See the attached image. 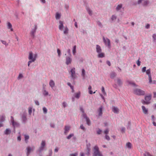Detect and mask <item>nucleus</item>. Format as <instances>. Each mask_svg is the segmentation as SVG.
I'll return each mask as SVG.
<instances>
[{"mask_svg": "<svg viewBox=\"0 0 156 156\" xmlns=\"http://www.w3.org/2000/svg\"><path fill=\"white\" fill-rule=\"evenodd\" d=\"M37 56V54H35L34 56L32 52H29L28 59L30 60V61H29L28 62V66H30L31 63L34 62L35 61Z\"/></svg>", "mask_w": 156, "mask_h": 156, "instance_id": "f257e3e1", "label": "nucleus"}, {"mask_svg": "<svg viewBox=\"0 0 156 156\" xmlns=\"http://www.w3.org/2000/svg\"><path fill=\"white\" fill-rule=\"evenodd\" d=\"M140 62L139 61V60H138L137 62V66H140Z\"/></svg>", "mask_w": 156, "mask_h": 156, "instance_id": "052dcab7", "label": "nucleus"}, {"mask_svg": "<svg viewBox=\"0 0 156 156\" xmlns=\"http://www.w3.org/2000/svg\"><path fill=\"white\" fill-rule=\"evenodd\" d=\"M70 72L71 73V76L73 78H74L75 76V68L72 69Z\"/></svg>", "mask_w": 156, "mask_h": 156, "instance_id": "6e6552de", "label": "nucleus"}, {"mask_svg": "<svg viewBox=\"0 0 156 156\" xmlns=\"http://www.w3.org/2000/svg\"><path fill=\"white\" fill-rule=\"evenodd\" d=\"M11 121L12 125H14V120L13 117L12 116L11 117Z\"/></svg>", "mask_w": 156, "mask_h": 156, "instance_id": "a18cd8bd", "label": "nucleus"}, {"mask_svg": "<svg viewBox=\"0 0 156 156\" xmlns=\"http://www.w3.org/2000/svg\"><path fill=\"white\" fill-rule=\"evenodd\" d=\"M67 84L69 86H70V88L72 90V92H74V89H73V87L71 85V83H69V82Z\"/></svg>", "mask_w": 156, "mask_h": 156, "instance_id": "393cba45", "label": "nucleus"}, {"mask_svg": "<svg viewBox=\"0 0 156 156\" xmlns=\"http://www.w3.org/2000/svg\"><path fill=\"white\" fill-rule=\"evenodd\" d=\"M71 62V59L69 57L66 58V63L67 65L70 64Z\"/></svg>", "mask_w": 156, "mask_h": 156, "instance_id": "f3484780", "label": "nucleus"}, {"mask_svg": "<svg viewBox=\"0 0 156 156\" xmlns=\"http://www.w3.org/2000/svg\"><path fill=\"white\" fill-rule=\"evenodd\" d=\"M92 87L91 86H89L88 89L89 90V92L90 94H93V92L91 90Z\"/></svg>", "mask_w": 156, "mask_h": 156, "instance_id": "bb28decb", "label": "nucleus"}, {"mask_svg": "<svg viewBox=\"0 0 156 156\" xmlns=\"http://www.w3.org/2000/svg\"><path fill=\"white\" fill-rule=\"evenodd\" d=\"M45 145V142L44 141H42L41 143V146L40 148V151L42 150Z\"/></svg>", "mask_w": 156, "mask_h": 156, "instance_id": "2eb2a0df", "label": "nucleus"}, {"mask_svg": "<svg viewBox=\"0 0 156 156\" xmlns=\"http://www.w3.org/2000/svg\"><path fill=\"white\" fill-rule=\"evenodd\" d=\"M145 99L146 101H143V102H142L144 104H149V102L148 101L151 99V96L149 95L146 96L145 98Z\"/></svg>", "mask_w": 156, "mask_h": 156, "instance_id": "39448f33", "label": "nucleus"}, {"mask_svg": "<svg viewBox=\"0 0 156 156\" xmlns=\"http://www.w3.org/2000/svg\"><path fill=\"white\" fill-rule=\"evenodd\" d=\"M10 132H11L10 130L8 129H6V130L5 132V134H9L10 133Z\"/></svg>", "mask_w": 156, "mask_h": 156, "instance_id": "b1692460", "label": "nucleus"}, {"mask_svg": "<svg viewBox=\"0 0 156 156\" xmlns=\"http://www.w3.org/2000/svg\"><path fill=\"white\" fill-rule=\"evenodd\" d=\"M8 27L9 29H10L11 31H13V29L12 28V24L9 22L8 23Z\"/></svg>", "mask_w": 156, "mask_h": 156, "instance_id": "aec40b11", "label": "nucleus"}, {"mask_svg": "<svg viewBox=\"0 0 156 156\" xmlns=\"http://www.w3.org/2000/svg\"><path fill=\"white\" fill-rule=\"evenodd\" d=\"M94 156H103L99 151V148L97 146H95L94 148Z\"/></svg>", "mask_w": 156, "mask_h": 156, "instance_id": "7ed1b4c3", "label": "nucleus"}, {"mask_svg": "<svg viewBox=\"0 0 156 156\" xmlns=\"http://www.w3.org/2000/svg\"><path fill=\"white\" fill-rule=\"evenodd\" d=\"M149 3L148 0H146L144 1L143 4L144 5L146 6L148 5Z\"/></svg>", "mask_w": 156, "mask_h": 156, "instance_id": "72a5a7b5", "label": "nucleus"}, {"mask_svg": "<svg viewBox=\"0 0 156 156\" xmlns=\"http://www.w3.org/2000/svg\"><path fill=\"white\" fill-rule=\"evenodd\" d=\"M68 29L67 27H65L64 30V33L65 34H67L68 32Z\"/></svg>", "mask_w": 156, "mask_h": 156, "instance_id": "c85d7f7f", "label": "nucleus"}, {"mask_svg": "<svg viewBox=\"0 0 156 156\" xmlns=\"http://www.w3.org/2000/svg\"><path fill=\"white\" fill-rule=\"evenodd\" d=\"M76 45H75L74 46L73 50V53L74 55H75V53H76Z\"/></svg>", "mask_w": 156, "mask_h": 156, "instance_id": "7c9ffc66", "label": "nucleus"}, {"mask_svg": "<svg viewBox=\"0 0 156 156\" xmlns=\"http://www.w3.org/2000/svg\"><path fill=\"white\" fill-rule=\"evenodd\" d=\"M103 40L105 45H107L109 48L111 46L110 41L109 39L106 38H105L104 37L103 38Z\"/></svg>", "mask_w": 156, "mask_h": 156, "instance_id": "20e7f679", "label": "nucleus"}, {"mask_svg": "<svg viewBox=\"0 0 156 156\" xmlns=\"http://www.w3.org/2000/svg\"><path fill=\"white\" fill-rule=\"evenodd\" d=\"M115 81H116V82L119 86H120L122 84V82L119 78H117L116 80H115Z\"/></svg>", "mask_w": 156, "mask_h": 156, "instance_id": "dca6fc26", "label": "nucleus"}, {"mask_svg": "<svg viewBox=\"0 0 156 156\" xmlns=\"http://www.w3.org/2000/svg\"><path fill=\"white\" fill-rule=\"evenodd\" d=\"M80 128L83 130H84L85 129V128L83 125H80Z\"/></svg>", "mask_w": 156, "mask_h": 156, "instance_id": "bf43d9fd", "label": "nucleus"}, {"mask_svg": "<svg viewBox=\"0 0 156 156\" xmlns=\"http://www.w3.org/2000/svg\"><path fill=\"white\" fill-rule=\"evenodd\" d=\"M25 140L26 143H27V140L29 139V136L25 135Z\"/></svg>", "mask_w": 156, "mask_h": 156, "instance_id": "473e14b6", "label": "nucleus"}, {"mask_svg": "<svg viewBox=\"0 0 156 156\" xmlns=\"http://www.w3.org/2000/svg\"><path fill=\"white\" fill-rule=\"evenodd\" d=\"M17 140L19 141H20L21 140V137L20 136H19L17 137Z\"/></svg>", "mask_w": 156, "mask_h": 156, "instance_id": "338daca9", "label": "nucleus"}, {"mask_svg": "<svg viewBox=\"0 0 156 156\" xmlns=\"http://www.w3.org/2000/svg\"><path fill=\"white\" fill-rule=\"evenodd\" d=\"M112 110V111L115 113H118L119 112V109L116 107L113 106Z\"/></svg>", "mask_w": 156, "mask_h": 156, "instance_id": "9b49d317", "label": "nucleus"}, {"mask_svg": "<svg viewBox=\"0 0 156 156\" xmlns=\"http://www.w3.org/2000/svg\"><path fill=\"white\" fill-rule=\"evenodd\" d=\"M133 93L134 94L138 95H144L145 94L144 91L139 89H135L133 90Z\"/></svg>", "mask_w": 156, "mask_h": 156, "instance_id": "f03ea898", "label": "nucleus"}, {"mask_svg": "<svg viewBox=\"0 0 156 156\" xmlns=\"http://www.w3.org/2000/svg\"><path fill=\"white\" fill-rule=\"evenodd\" d=\"M99 114L98 115L99 116H101V115L102 114V107H101L99 108Z\"/></svg>", "mask_w": 156, "mask_h": 156, "instance_id": "412c9836", "label": "nucleus"}, {"mask_svg": "<svg viewBox=\"0 0 156 156\" xmlns=\"http://www.w3.org/2000/svg\"><path fill=\"white\" fill-rule=\"evenodd\" d=\"M80 92H79L75 94V97L77 98H79L80 97Z\"/></svg>", "mask_w": 156, "mask_h": 156, "instance_id": "cd10ccee", "label": "nucleus"}, {"mask_svg": "<svg viewBox=\"0 0 156 156\" xmlns=\"http://www.w3.org/2000/svg\"><path fill=\"white\" fill-rule=\"evenodd\" d=\"M106 63H107V64H108L109 66H111V64L110 62L109 61H107L106 62Z\"/></svg>", "mask_w": 156, "mask_h": 156, "instance_id": "4d7b16f0", "label": "nucleus"}, {"mask_svg": "<svg viewBox=\"0 0 156 156\" xmlns=\"http://www.w3.org/2000/svg\"><path fill=\"white\" fill-rule=\"evenodd\" d=\"M43 110L44 112V113H46L47 112V110L45 107H43Z\"/></svg>", "mask_w": 156, "mask_h": 156, "instance_id": "37998d69", "label": "nucleus"}, {"mask_svg": "<svg viewBox=\"0 0 156 156\" xmlns=\"http://www.w3.org/2000/svg\"><path fill=\"white\" fill-rule=\"evenodd\" d=\"M82 76H83V78H85V70L84 69H82Z\"/></svg>", "mask_w": 156, "mask_h": 156, "instance_id": "c756f323", "label": "nucleus"}, {"mask_svg": "<svg viewBox=\"0 0 156 156\" xmlns=\"http://www.w3.org/2000/svg\"><path fill=\"white\" fill-rule=\"evenodd\" d=\"M105 138L108 140H109L110 139L109 137L107 135H106Z\"/></svg>", "mask_w": 156, "mask_h": 156, "instance_id": "6e6d98bb", "label": "nucleus"}, {"mask_svg": "<svg viewBox=\"0 0 156 156\" xmlns=\"http://www.w3.org/2000/svg\"><path fill=\"white\" fill-rule=\"evenodd\" d=\"M153 37L154 40H156V34H154L153 36Z\"/></svg>", "mask_w": 156, "mask_h": 156, "instance_id": "680f3d73", "label": "nucleus"}, {"mask_svg": "<svg viewBox=\"0 0 156 156\" xmlns=\"http://www.w3.org/2000/svg\"><path fill=\"white\" fill-rule=\"evenodd\" d=\"M1 41L2 43L3 44L5 45L6 46H7L8 45V44L6 43V41H4L1 40Z\"/></svg>", "mask_w": 156, "mask_h": 156, "instance_id": "79ce46f5", "label": "nucleus"}, {"mask_svg": "<svg viewBox=\"0 0 156 156\" xmlns=\"http://www.w3.org/2000/svg\"><path fill=\"white\" fill-rule=\"evenodd\" d=\"M34 147H33L32 148H31L29 147H27V155L28 156L29 155L30 152L31 151H33L34 150Z\"/></svg>", "mask_w": 156, "mask_h": 156, "instance_id": "0eeeda50", "label": "nucleus"}, {"mask_svg": "<svg viewBox=\"0 0 156 156\" xmlns=\"http://www.w3.org/2000/svg\"><path fill=\"white\" fill-rule=\"evenodd\" d=\"M48 92L46 90H44L43 92V94L45 95H48Z\"/></svg>", "mask_w": 156, "mask_h": 156, "instance_id": "8fccbe9b", "label": "nucleus"}, {"mask_svg": "<svg viewBox=\"0 0 156 156\" xmlns=\"http://www.w3.org/2000/svg\"><path fill=\"white\" fill-rule=\"evenodd\" d=\"M148 78H149V82L150 83H151L152 82V78L151 75H149L148 76Z\"/></svg>", "mask_w": 156, "mask_h": 156, "instance_id": "58836bf2", "label": "nucleus"}, {"mask_svg": "<svg viewBox=\"0 0 156 156\" xmlns=\"http://www.w3.org/2000/svg\"><path fill=\"white\" fill-rule=\"evenodd\" d=\"M35 104L36 105H39V102H38V101H35Z\"/></svg>", "mask_w": 156, "mask_h": 156, "instance_id": "e2e57ef3", "label": "nucleus"}, {"mask_svg": "<svg viewBox=\"0 0 156 156\" xmlns=\"http://www.w3.org/2000/svg\"><path fill=\"white\" fill-rule=\"evenodd\" d=\"M98 57L99 58H102L105 57V54L104 53L101 52L98 53Z\"/></svg>", "mask_w": 156, "mask_h": 156, "instance_id": "a211bd4d", "label": "nucleus"}, {"mask_svg": "<svg viewBox=\"0 0 156 156\" xmlns=\"http://www.w3.org/2000/svg\"><path fill=\"white\" fill-rule=\"evenodd\" d=\"M150 25L149 24H147V25L146 26V28L147 29H148L150 27Z\"/></svg>", "mask_w": 156, "mask_h": 156, "instance_id": "774afa93", "label": "nucleus"}, {"mask_svg": "<svg viewBox=\"0 0 156 156\" xmlns=\"http://www.w3.org/2000/svg\"><path fill=\"white\" fill-rule=\"evenodd\" d=\"M101 91L104 96H106L107 94L105 92V88L103 87H101Z\"/></svg>", "mask_w": 156, "mask_h": 156, "instance_id": "5701e85b", "label": "nucleus"}, {"mask_svg": "<svg viewBox=\"0 0 156 156\" xmlns=\"http://www.w3.org/2000/svg\"><path fill=\"white\" fill-rule=\"evenodd\" d=\"M96 51L98 53H100L101 52L102 50L101 47L99 45H96Z\"/></svg>", "mask_w": 156, "mask_h": 156, "instance_id": "ddd939ff", "label": "nucleus"}, {"mask_svg": "<svg viewBox=\"0 0 156 156\" xmlns=\"http://www.w3.org/2000/svg\"><path fill=\"white\" fill-rule=\"evenodd\" d=\"M87 10L90 15H92V11L89 9H87Z\"/></svg>", "mask_w": 156, "mask_h": 156, "instance_id": "ea45409f", "label": "nucleus"}, {"mask_svg": "<svg viewBox=\"0 0 156 156\" xmlns=\"http://www.w3.org/2000/svg\"><path fill=\"white\" fill-rule=\"evenodd\" d=\"M62 105L64 108L66 106V103L65 102H63L62 103Z\"/></svg>", "mask_w": 156, "mask_h": 156, "instance_id": "13d9d810", "label": "nucleus"}, {"mask_svg": "<svg viewBox=\"0 0 156 156\" xmlns=\"http://www.w3.org/2000/svg\"><path fill=\"white\" fill-rule=\"evenodd\" d=\"M49 84L50 86L52 88H53L55 86V82L54 81H53L52 80H50V81L49 82Z\"/></svg>", "mask_w": 156, "mask_h": 156, "instance_id": "4468645a", "label": "nucleus"}, {"mask_svg": "<svg viewBox=\"0 0 156 156\" xmlns=\"http://www.w3.org/2000/svg\"><path fill=\"white\" fill-rule=\"evenodd\" d=\"M142 109L143 112L145 114L147 113V109L144 106H142Z\"/></svg>", "mask_w": 156, "mask_h": 156, "instance_id": "6ab92c4d", "label": "nucleus"}, {"mask_svg": "<svg viewBox=\"0 0 156 156\" xmlns=\"http://www.w3.org/2000/svg\"><path fill=\"white\" fill-rule=\"evenodd\" d=\"M108 132H109V130L108 129H106L104 131V133L106 134V135H107L108 133Z\"/></svg>", "mask_w": 156, "mask_h": 156, "instance_id": "09e8293b", "label": "nucleus"}, {"mask_svg": "<svg viewBox=\"0 0 156 156\" xmlns=\"http://www.w3.org/2000/svg\"><path fill=\"white\" fill-rule=\"evenodd\" d=\"M5 116H2L0 118L1 122H3L5 120Z\"/></svg>", "mask_w": 156, "mask_h": 156, "instance_id": "a19ab883", "label": "nucleus"}, {"mask_svg": "<svg viewBox=\"0 0 156 156\" xmlns=\"http://www.w3.org/2000/svg\"><path fill=\"white\" fill-rule=\"evenodd\" d=\"M57 52L58 56H60L61 54V51L59 49H57Z\"/></svg>", "mask_w": 156, "mask_h": 156, "instance_id": "49530a36", "label": "nucleus"}, {"mask_svg": "<svg viewBox=\"0 0 156 156\" xmlns=\"http://www.w3.org/2000/svg\"><path fill=\"white\" fill-rule=\"evenodd\" d=\"M83 117L86 119L87 123L88 125H90L91 124L90 120L89 118H88L85 114H83L82 115Z\"/></svg>", "mask_w": 156, "mask_h": 156, "instance_id": "423d86ee", "label": "nucleus"}, {"mask_svg": "<svg viewBox=\"0 0 156 156\" xmlns=\"http://www.w3.org/2000/svg\"><path fill=\"white\" fill-rule=\"evenodd\" d=\"M111 19L112 21H114L116 19V17L115 16L113 15L111 18Z\"/></svg>", "mask_w": 156, "mask_h": 156, "instance_id": "4c0bfd02", "label": "nucleus"}, {"mask_svg": "<svg viewBox=\"0 0 156 156\" xmlns=\"http://www.w3.org/2000/svg\"><path fill=\"white\" fill-rule=\"evenodd\" d=\"M60 15L58 13H57L55 16L56 19L57 20L59 19L60 17Z\"/></svg>", "mask_w": 156, "mask_h": 156, "instance_id": "2f4dec72", "label": "nucleus"}, {"mask_svg": "<svg viewBox=\"0 0 156 156\" xmlns=\"http://www.w3.org/2000/svg\"><path fill=\"white\" fill-rule=\"evenodd\" d=\"M101 130L100 129H99L97 131V133L98 134H100L101 133Z\"/></svg>", "mask_w": 156, "mask_h": 156, "instance_id": "864d4df0", "label": "nucleus"}, {"mask_svg": "<svg viewBox=\"0 0 156 156\" xmlns=\"http://www.w3.org/2000/svg\"><path fill=\"white\" fill-rule=\"evenodd\" d=\"M122 4L119 5L116 8V10L117 11H119L120 9L122 8Z\"/></svg>", "mask_w": 156, "mask_h": 156, "instance_id": "4be33fe9", "label": "nucleus"}, {"mask_svg": "<svg viewBox=\"0 0 156 156\" xmlns=\"http://www.w3.org/2000/svg\"><path fill=\"white\" fill-rule=\"evenodd\" d=\"M116 74L115 73H112L111 74L110 77L111 78L113 79L116 76Z\"/></svg>", "mask_w": 156, "mask_h": 156, "instance_id": "a878e982", "label": "nucleus"}, {"mask_svg": "<svg viewBox=\"0 0 156 156\" xmlns=\"http://www.w3.org/2000/svg\"><path fill=\"white\" fill-rule=\"evenodd\" d=\"M74 136V134L73 133L70 134L67 137V138L68 139H70L72 136Z\"/></svg>", "mask_w": 156, "mask_h": 156, "instance_id": "e433bc0d", "label": "nucleus"}, {"mask_svg": "<svg viewBox=\"0 0 156 156\" xmlns=\"http://www.w3.org/2000/svg\"><path fill=\"white\" fill-rule=\"evenodd\" d=\"M70 129V127L68 126H66L65 127L64 133L66 134L69 132Z\"/></svg>", "mask_w": 156, "mask_h": 156, "instance_id": "f8f14e48", "label": "nucleus"}, {"mask_svg": "<svg viewBox=\"0 0 156 156\" xmlns=\"http://www.w3.org/2000/svg\"><path fill=\"white\" fill-rule=\"evenodd\" d=\"M59 29L60 30H62L63 28V22L61 21H59Z\"/></svg>", "mask_w": 156, "mask_h": 156, "instance_id": "9d476101", "label": "nucleus"}, {"mask_svg": "<svg viewBox=\"0 0 156 156\" xmlns=\"http://www.w3.org/2000/svg\"><path fill=\"white\" fill-rule=\"evenodd\" d=\"M98 25L100 27H101L102 26L101 23L99 22H98Z\"/></svg>", "mask_w": 156, "mask_h": 156, "instance_id": "69168bd1", "label": "nucleus"}, {"mask_svg": "<svg viewBox=\"0 0 156 156\" xmlns=\"http://www.w3.org/2000/svg\"><path fill=\"white\" fill-rule=\"evenodd\" d=\"M28 112L30 114L32 112V108H29Z\"/></svg>", "mask_w": 156, "mask_h": 156, "instance_id": "603ef678", "label": "nucleus"}, {"mask_svg": "<svg viewBox=\"0 0 156 156\" xmlns=\"http://www.w3.org/2000/svg\"><path fill=\"white\" fill-rule=\"evenodd\" d=\"M146 74L148 75V76L151 75V70L150 69H148L146 71Z\"/></svg>", "mask_w": 156, "mask_h": 156, "instance_id": "c9c22d12", "label": "nucleus"}, {"mask_svg": "<svg viewBox=\"0 0 156 156\" xmlns=\"http://www.w3.org/2000/svg\"><path fill=\"white\" fill-rule=\"evenodd\" d=\"M77 154L75 153L74 154H70L69 156H77Z\"/></svg>", "mask_w": 156, "mask_h": 156, "instance_id": "5fc2aeb1", "label": "nucleus"}, {"mask_svg": "<svg viewBox=\"0 0 156 156\" xmlns=\"http://www.w3.org/2000/svg\"><path fill=\"white\" fill-rule=\"evenodd\" d=\"M40 1L43 3H45L46 2L45 0H40Z\"/></svg>", "mask_w": 156, "mask_h": 156, "instance_id": "0e129e2a", "label": "nucleus"}, {"mask_svg": "<svg viewBox=\"0 0 156 156\" xmlns=\"http://www.w3.org/2000/svg\"><path fill=\"white\" fill-rule=\"evenodd\" d=\"M146 67H143L142 69V71L143 72H145V71H146Z\"/></svg>", "mask_w": 156, "mask_h": 156, "instance_id": "de8ad7c7", "label": "nucleus"}, {"mask_svg": "<svg viewBox=\"0 0 156 156\" xmlns=\"http://www.w3.org/2000/svg\"><path fill=\"white\" fill-rule=\"evenodd\" d=\"M12 125L14 127H17L19 126V124L17 122H14V125Z\"/></svg>", "mask_w": 156, "mask_h": 156, "instance_id": "c03bdc74", "label": "nucleus"}, {"mask_svg": "<svg viewBox=\"0 0 156 156\" xmlns=\"http://www.w3.org/2000/svg\"><path fill=\"white\" fill-rule=\"evenodd\" d=\"M126 146L129 148H131V144L129 142L127 143L126 144Z\"/></svg>", "mask_w": 156, "mask_h": 156, "instance_id": "f704fd0d", "label": "nucleus"}, {"mask_svg": "<svg viewBox=\"0 0 156 156\" xmlns=\"http://www.w3.org/2000/svg\"><path fill=\"white\" fill-rule=\"evenodd\" d=\"M23 76L22 74H20L19 75L18 77V79H21V78H23Z\"/></svg>", "mask_w": 156, "mask_h": 156, "instance_id": "3c124183", "label": "nucleus"}, {"mask_svg": "<svg viewBox=\"0 0 156 156\" xmlns=\"http://www.w3.org/2000/svg\"><path fill=\"white\" fill-rule=\"evenodd\" d=\"M37 26L36 25H35L34 29L33 30L30 32V34L33 37H34V34L36 31V30L37 29Z\"/></svg>", "mask_w": 156, "mask_h": 156, "instance_id": "1a4fd4ad", "label": "nucleus"}]
</instances>
